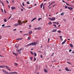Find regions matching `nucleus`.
<instances>
[{"label":"nucleus","mask_w":74,"mask_h":74,"mask_svg":"<svg viewBox=\"0 0 74 74\" xmlns=\"http://www.w3.org/2000/svg\"><path fill=\"white\" fill-rule=\"evenodd\" d=\"M65 8L66 9V8H67V6H65Z\"/></svg>","instance_id":"39"},{"label":"nucleus","mask_w":74,"mask_h":74,"mask_svg":"<svg viewBox=\"0 0 74 74\" xmlns=\"http://www.w3.org/2000/svg\"><path fill=\"white\" fill-rule=\"evenodd\" d=\"M70 46L71 48H73V45L72 44H70Z\"/></svg>","instance_id":"16"},{"label":"nucleus","mask_w":74,"mask_h":74,"mask_svg":"<svg viewBox=\"0 0 74 74\" xmlns=\"http://www.w3.org/2000/svg\"><path fill=\"white\" fill-rule=\"evenodd\" d=\"M49 40H50V38H48V41L49 42Z\"/></svg>","instance_id":"61"},{"label":"nucleus","mask_w":74,"mask_h":74,"mask_svg":"<svg viewBox=\"0 0 74 74\" xmlns=\"http://www.w3.org/2000/svg\"><path fill=\"white\" fill-rule=\"evenodd\" d=\"M55 3V2H52L51 3H50V4L51 5L52 4H53V3Z\"/></svg>","instance_id":"27"},{"label":"nucleus","mask_w":74,"mask_h":74,"mask_svg":"<svg viewBox=\"0 0 74 74\" xmlns=\"http://www.w3.org/2000/svg\"><path fill=\"white\" fill-rule=\"evenodd\" d=\"M53 26L55 27H56V25L54 24L53 25Z\"/></svg>","instance_id":"43"},{"label":"nucleus","mask_w":74,"mask_h":74,"mask_svg":"<svg viewBox=\"0 0 74 74\" xmlns=\"http://www.w3.org/2000/svg\"><path fill=\"white\" fill-rule=\"evenodd\" d=\"M6 74H10V73H8V72H7Z\"/></svg>","instance_id":"53"},{"label":"nucleus","mask_w":74,"mask_h":74,"mask_svg":"<svg viewBox=\"0 0 74 74\" xmlns=\"http://www.w3.org/2000/svg\"><path fill=\"white\" fill-rule=\"evenodd\" d=\"M21 6L23 8V9H24V10H25V8H23V6H22V5H21Z\"/></svg>","instance_id":"47"},{"label":"nucleus","mask_w":74,"mask_h":74,"mask_svg":"<svg viewBox=\"0 0 74 74\" xmlns=\"http://www.w3.org/2000/svg\"><path fill=\"white\" fill-rule=\"evenodd\" d=\"M64 15V13H61V15Z\"/></svg>","instance_id":"30"},{"label":"nucleus","mask_w":74,"mask_h":74,"mask_svg":"<svg viewBox=\"0 0 74 74\" xmlns=\"http://www.w3.org/2000/svg\"><path fill=\"white\" fill-rule=\"evenodd\" d=\"M41 19H42V18H39L38 19V21H40L41 20Z\"/></svg>","instance_id":"24"},{"label":"nucleus","mask_w":74,"mask_h":74,"mask_svg":"<svg viewBox=\"0 0 74 74\" xmlns=\"http://www.w3.org/2000/svg\"><path fill=\"white\" fill-rule=\"evenodd\" d=\"M27 4H29V1L27 2Z\"/></svg>","instance_id":"50"},{"label":"nucleus","mask_w":74,"mask_h":74,"mask_svg":"<svg viewBox=\"0 0 74 74\" xmlns=\"http://www.w3.org/2000/svg\"><path fill=\"white\" fill-rule=\"evenodd\" d=\"M55 5H56V4H55V5H53L52 6H53V7H54L55 6Z\"/></svg>","instance_id":"60"},{"label":"nucleus","mask_w":74,"mask_h":74,"mask_svg":"<svg viewBox=\"0 0 74 74\" xmlns=\"http://www.w3.org/2000/svg\"><path fill=\"white\" fill-rule=\"evenodd\" d=\"M44 71L45 72V73H48V71L47 70V69H44Z\"/></svg>","instance_id":"8"},{"label":"nucleus","mask_w":74,"mask_h":74,"mask_svg":"<svg viewBox=\"0 0 74 74\" xmlns=\"http://www.w3.org/2000/svg\"><path fill=\"white\" fill-rule=\"evenodd\" d=\"M60 38H61V39H62V36H60Z\"/></svg>","instance_id":"44"},{"label":"nucleus","mask_w":74,"mask_h":74,"mask_svg":"<svg viewBox=\"0 0 74 74\" xmlns=\"http://www.w3.org/2000/svg\"><path fill=\"white\" fill-rule=\"evenodd\" d=\"M30 52L31 53H32V55H33V52H32V51H30Z\"/></svg>","instance_id":"41"},{"label":"nucleus","mask_w":74,"mask_h":74,"mask_svg":"<svg viewBox=\"0 0 74 74\" xmlns=\"http://www.w3.org/2000/svg\"><path fill=\"white\" fill-rule=\"evenodd\" d=\"M13 54L14 55H15V56H16V54H15V53H13Z\"/></svg>","instance_id":"46"},{"label":"nucleus","mask_w":74,"mask_h":74,"mask_svg":"<svg viewBox=\"0 0 74 74\" xmlns=\"http://www.w3.org/2000/svg\"><path fill=\"white\" fill-rule=\"evenodd\" d=\"M66 42V40H65L64 41H63L62 43V44H64V43H65Z\"/></svg>","instance_id":"17"},{"label":"nucleus","mask_w":74,"mask_h":74,"mask_svg":"<svg viewBox=\"0 0 74 74\" xmlns=\"http://www.w3.org/2000/svg\"><path fill=\"white\" fill-rule=\"evenodd\" d=\"M30 60H32V59H33V57H30Z\"/></svg>","instance_id":"23"},{"label":"nucleus","mask_w":74,"mask_h":74,"mask_svg":"<svg viewBox=\"0 0 74 74\" xmlns=\"http://www.w3.org/2000/svg\"><path fill=\"white\" fill-rule=\"evenodd\" d=\"M5 67L6 69L9 71H11V69L9 68V67L6 65H0V68H4Z\"/></svg>","instance_id":"1"},{"label":"nucleus","mask_w":74,"mask_h":74,"mask_svg":"<svg viewBox=\"0 0 74 74\" xmlns=\"http://www.w3.org/2000/svg\"><path fill=\"white\" fill-rule=\"evenodd\" d=\"M35 43H36V45H37V43H38V42H37V41H36V42H35Z\"/></svg>","instance_id":"56"},{"label":"nucleus","mask_w":74,"mask_h":74,"mask_svg":"<svg viewBox=\"0 0 74 74\" xmlns=\"http://www.w3.org/2000/svg\"><path fill=\"white\" fill-rule=\"evenodd\" d=\"M12 74H18V73H17V72H11Z\"/></svg>","instance_id":"15"},{"label":"nucleus","mask_w":74,"mask_h":74,"mask_svg":"<svg viewBox=\"0 0 74 74\" xmlns=\"http://www.w3.org/2000/svg\"><path fill=\"white\" fill-rule=\"evenodd\" d=\"M36 29H37V30H41V27H39L38 28H37Z\"/></svg>","instance_id":"12"},{"label":"nucleus","mask_w":74,"mask_h":74,"mask_svg":"<svg viewBox=\"0 0 74 74\" xmlns=\"http://www.w3.org/2000/svg\"><path fill=\"white\" fill-rule=\"evenodd\" d=\"M29 44L30 46V45H33V46H34V45H36V43L35 42H33L30 43Z\"/></svg>","instance_id":"3"},{"label":"nucleus","mask_w":74,"mask_h":74,"mask_svg":"<svg viewBox=\"0 0 74 74\" xmlns=\"http://www.w3.org/2000/svg\"><path fill=\"white\" fill-rule=\"evenodd\" d=\"M13 31H16V29H13Z\"/></svg>","instance_id":"48"},{"label":"nucleus","mask_w":74,"mask_h":74,"mask_svg":"<svg viewBox=\"0 0 74 74\" xmlns=\"http://www.w3.org/2000/svg\"><path fill=\"white\" fill-rule=\"evenodd\" d=\"M34 61H36V57H34Z\"/></svg>","instance_id":"34"},{"label":"nucleus","mask_w":74,"mask_h":74,"mask_svg":"<svg viewBox=\"0 0 74 74\" xmlns=\"http://www.w3.org/2000/svg\"><path fill=\"white\" fill-rule=\"evenodd\" d=\"M6 74H10V73H8V72H7Z\"/></svg>","instance_id":"52"},{"label":"nucleus","mask_w":74,"mask_h":74,"mask_svg":"<svg viewBox=\"0 0 74 74\" xmlns=\"http://www.w3.org/2000/svg\"><path fill=\"white\" fill-rule=\"evenodd\" d=\"M22 39H23V38H17V40H22Z\"/></svg>","instance_id":"21"},{"label":"nucleus","mask_w":74,"mask_h":74,"mask_svg":"<svg viewBox=\"0 0 74 74\" xmlns=\"http://www.w3.org/2000/svg\"><path fill=\"white\" fill-rule=\"evenodd\" d=\"M52 19H54V18H55V19L54 20V21L55 20V18H53V17H52Z\"/></svg>","instance_id":"49"},{"label":"nucleus","mask_w":74,"mask_h":74,"mask_svg":"<svg viewBox=\"0 0 74 74\" xmlns=\"http://www.w3.org/2000/svg\"><path fill=\"white\" fill-rule=\"evenodd\" d=\"M53 55H54V53H53L52 55H51V56H53Z\"/></svg>","instance_id":"37"},{"label":"nucleus","mask_w":74,"mask_h":74,"mask_svg":"<svg viewBox=\"0 0 74 74\" xmlns=\"http://www.w3.org/2000/svg\"><path fill=\"white\" fill-rule=\"evenodd\" d=\"M42 3L40 5V8H42V5H43V3Z\"/></svg>","instance_id":"20"},{"label":"nucleus","mask_w":74,"mask_h":74,"mask_svg":"<svg viewBox=\"0 0 74 74\" xmlns=\"http://www.w3.org/2000/svg\"><path fill=\"white\" fill-rule=\"evenodd\" d=\"M0 2L1 3L2 5H4V3H3L2 1H1V0H0Z\"/></svg>","instance_id":"28"},{"label":"nucleus","mask_w":74,"mask_h":74,"mask_svg":"<svg viewBox=\"0 0 74 74\" xmlns=\"http://www.w3.org/2000/svg\"><path fill=\"white\" fill-rule=\"evenodd\" d=\"M1 10L2 12H3V9H2V8L1 9Z\"/></svg>","instance_id":"59"},{"label":"nucleus","mask_w":74,"mask_h":74,"mask_svg":"<svg viewBox=\"0 0 74 74\" xmlns=\"http://www.w3.org/2000/svg\"><path fill=\"white\" fill-rule=\"evenodd\" d=\"M23 6H25V4L23 3Z\"/></svg>","instance_id":"55"},{"label":"nucleus","mask_w":74,"mask_h":74,"mask_svg":"<svg viewBox=\"0 0 74 74\" xmlns=\"http://www.w3.org/2000/svg\"><path fill=\"white\" fill-rule=\"evenodd\" d=\"M40 57H41V58H42V55H41Z\"/></svg>","instance_id":"57"},{"label":"nucleus","mask_w":74,"mask_h":74,"mask_svg":"<svg viewBox=\"0 0 74 74\" xmlns=\"http://www.w3.org/2000/svg\"><path fill=\"white\" fill-rule=\"evenodd\" d=\"M2 70H3V73H4V74H6V73H7V71H5V70L4 69H2Z\"/></svg>","instance_id":"5"},{"label":"nucleus","mask_w":74,"mask_h":74,"mask_svg":"<svg viewBox=\"0 0 74 74\" xmlns=\"http://www.w3.org/2000/svg\"><path fill=\"white\" fill-rule=\"evenodd\" d=\"M56 29H54L53 30H52V32L53 33V32H56Z\"/></svg>","instance_id":"10"},{"label":"nucleus","mask_w":74,"mask_h":74,"mask_svg":"<svg viewBox=\"0 0 74 74\" xmlns=\"http://www.w3.org/2000/svg\"><path fill=\"white\" fill-rule=\"evenodd\" d=\"M56 23L57 24V25H59V23L58 22H57V23Z\"/></svg>","instance_id":"54"},{"label":"nucleus","mask_w":74,"mask_h":74,"mask_svg":"<svg viewBox=\"0 0 74 74\" xmlns=\"http://www.w3.org/2000/svg\"><path fill=\"white\" fill-rule=\"evenodd\" d=\"M49 19L51 21H55V18H54V19H52L51 18H49Z\"/></svg>","instance_id":"11"},{"label":"nucleus","mask_w":74,"mask_h":74,"mask_svg":"<svg viewBox=\"0 0 74 74\" xmlns=\"http://www.w3.org/2000/svg\"><path fill=\"white\" fill-rule=\"evenodd\" d=\"M2 70H3V73H4V74H6V73H7V71H5V70L4 69H2Z\"/></svg>","instance_id":"6"},{"label":"nucleus","mask_w":74,"mask_h":74,"mask_svg":"<svg viewBox=\"0 0 74 74\" xmlns=\"http://www.w3.org/2000/svg\"><path fill=\"white\" fill-rule=\"evenodd\" d=\"M7 20L5 19H4V21L5 22H7Z\"/></svg>","instance_id":"22"},{"label":"nucleus","mask_w":74,"mask_h":74,"mask_svg":"<svg viewBox=\"0 0 74 74\" xmlns=\"http://www.w3.org/2000/svg\"><path fill=\"white\" fill-rule=\"evenodd\" d=\"M4 11L5 13H6V12L5 11V10H4Z\"/></svg>","instance_id":"64"},{"label":"nucleus","mask_w":74,"mask_h":74,"mask_svg":"<svg viewBox=\"0 0 74 74\" xmlns=\"http://www.w3.org/2000/svg\"><path fill=\"white\" fill-rule=\"evenodd\" d=\"M21 11H23V10L22 9H21Z\"/></svg>","instance_id":"62"},{"label":"nucleus","mask_w":74,"mask_h":74,"mask_svg":"<svg viewBox=\"0 0 74 74\" xmlns=\"http://www.w3.org/2000/svg\"><path fill=\"white\" fill-rule=\"evenodd\" d=\"M69 69L67 67L65 68V70H66V71H69Z\"/></svg>","instance_id":"14"},{"label":"nucleus","mask_w":74,"mask_h":74,"mask_svg":"<svg viewBox=\"0 0 74 74\" xmlns=\"http://www.w3.org/2000/svg\"><path fill=\"white\" fill-rule=\"evenodd\" d=\"M57 32H59V33H60V32H61V31L59 30Z\"/></svg>","instance_id":"35"},{"label":"nucleus","mask_w":74,"mask_h":74,"mask_svg":"<svg viewBox=\"0 0 74 74\" xmlns=\"http://www.w3.org/2000/svg\"><path fill=\"white\" fill-rule=\"evenodd\" d=\"M69 52H71V51H72V50L70 49L69 50Z\"/></svg>","instance_id":"38"},{"label":"nucleus","mask_w":74,"mask_h":74,"mask_svg":"<svg viewBox=\"0 0 74 74\" xmlns=\"http://www.w3.org/2000/svg\"><path fill=\"white\" fill-rule=\"evenodd\" d=\"M71 71V70L69 69V71Z\"/></svg>","instance_id":"51"},{"label":"nucleus","mask_w":74,"mask_h":74,"mask_svg":"<svg viewBox=\"0 0 74 74\" xmlns=\"http://www.w3.org/2000/svg\"><path fill=\"white\" fill-rule=\"evenodd\" d=\"M19 44H18L17 45V44H16L15 45V47L16 48H18V47H19Z\"/></svg>","instance_id":"9"},{"label":"nucleus","mask_w":74,"mask_h":74,"mask_svg":"<svg viewBox=\"0 0 74 74\" xmlns=\"http://www.w3.org/2000/svg\"><path fill=\"white\" fill-rule=\"evenodd\" d=\"M6 2H7V3H8V4L9 3V2H8V1L6 0Z\"/></svg>","instance_id":"58"},{"label":"nucleus","mask_w":74,"mask_h":74,"mask_svg":"<svg viewBox=\"0 0 74 74\" xmlns=\"http://www.w3.org/2000/svg\"><path fill=\"white\" fill-rule=\"evenodd\" d=\"M27 46H30V44H28L26 46H25V47H27Z\"/></svg>","instance_id":"29"},{"label":"nucleus","mask_w":74,"mask_h":74,"mask_svg":"<svg viewBox=\"0 0 74 74\" xmlns=\"http://www.w3.org/2000/svg\"><path fill=\"white\" fill-rule=\"evenodd\" d=\"M28 40H30V37H28Z\"/></svg>","instance_id":"26"},{"label":"nucleus","mask_w":74,"mask_h":74,"mask_svg":"<svg viewBox=\"0 0 74 74\" xmlns=\"http://www.w3.org/2000/svg\"><path fill=\"white\" fill-rule=\"evenodd\" d=\"M15 7H11L12 10H14V9H15Z\"/></svg>","instance_id":"13"},{"label":"nucleus","mask_w":74,"mask_h":74,"mask_svg":"<svg viewBox=\"0 0 74 74\" xmlns=\"http://www.w3.org/2000/svg\"><path fill=\"white\" fill-rule=\"evenodd\" d=\"M49 24L50 25H52V23L51 22V21L49 22Z\"/></svg>","instance_id":"32"},{"label":"nucleus","mask_w":74,"mask_h":74,"mask_svg":"<svg viewBox=\"0 0 74 74\" xmlns=\"http://www.w3.org/2000/svg\"><path fill=\"white\" fill-rule=\"evenodd\" d=\"M68 9H69V10H70V11H71V10H73V8H70V7H68Z\"/></svg>","instance_id":"7"},{"label":"nucleus","mask_w":74,"mask_h":74,"mask_svg":"<svg viewBox=\"0 0 74 74\" xmlns=\"http://www.w3.org/2000/svg\"><path fill=\"white\" fill-rule=\"evenodd\" d=\"M67 63H69V64H71V62H67Z\"/></svg>","instance_id":"36"},{"label":"nucleus","mask_w":74,"mask_h":74,"mask_svg":"<svg viewBox=\"0 0 74 74\" xmlns=\"http://www.w3.org/2000/svg\"><path fill=\"white\" fill-rule=\"evenodd\" d=\"M18 23H16L14 25V26H18V25H22V23H21V21L20 20L18 21Z\"/></svg>","instance_id":"2"},{"label":"nucleus","mask_w":74,"mask_h":74,"mask_svg":"<svg viewBox=\"0 0 74 74\" xmlns=\"http://www.w3.org/2000/svg\"><path fill=\"white\" fill-rule=\"evenodd\" d=\"M43 10H44V5H43Z\"/></svg>","instance_id":"45"},{"label":"nucleus","mask_w":74,"mask_h":74,"mask_svg":"<svg viewBox=\"0 0 74 74\" xmlns=\"http://www.w3.org/2000/svg\"><path fill=\"white\" fill-rule=\"evenodd\" d=\"M53 23H56V22H53Z\"/></svg>","instance_id":"63"},{"label":"nucleus","mask_w":74,"mask_h":74,"mask_svg":"<svg viewBox=\"0 0 74 74\" xmlns=\"http://www.w3.org/2000/svg\"><path fill=\"white\" fill-rule=\"evenodd\" d=\"M62 2L63 3H66V2H65V1H64V0L62 1Z\"/></svg>","instance_id":"40"},{"label":"nucleus","mask_w":74,"mask_h":74,"mask_svg":"<svg viewBox=\"0 0 74 74\" xmlns=\"http://www.w3.org/2000/svg\"><path fill=\"white\" fill-rule=\"evenodd\" d=\"M23 48H21V49H20L18 50V49H17V51H18V52H20L21 51H22V50H23Z\"/></svg>","instance_id":"4"},{"label":"nucleus","mask_w":74,"mask_h":74,"mask_svg":"<svg viewBox=\"0 0 74 74\" xmlns=\"http://www.w3.org/2000/svg\"><path fill=\"white\" fill-rule=\"evenodd\" d=\"M34 55L35 56H37V54H36V53H34Z\"/></svg>","instance_id":"25"},{"label":"nucleus","mask_w":74,"mask_h":74,"mask_svg":"<svg viewBox=\"0 0 74 74\" xmlns=\"http://www.w3.org/2000/svg\"><path fill=\"white\" fill-rule=\"evenodd\" d=\"M32 33V31H29V34H31Z\"/></svg>","instance_id":"18"},{"label":"nucleus","mask_w":74,"mask_h":74,"mask_svg":"<svg viewBox=\"0 0 74 74\" xmlns=\"http://www.w3.org/2000/svg\"><path fill=\"white\" fill-rule=\"evenodd\" d=\"M5 27H10L11 26H8Z\"/></svg>","instance_id":"31"},{"label":"nucleus","mask_w":74,"mask_h":74,"mask_svg":"<svg viewBox=\"0 0 74 74\" xmlns=\"http://www.w3.org/2000/svg\"><path fill=\"white\" fill-rule=\"evenodd\" d=\"M37 19V18H34L31 21V22H33L34 20H35V19Z\"/></svg>","instance_id":"19"},{"label":"nucleus","mask_w":74,"mask_h":74,"mask_svg":"<svg viewBox=\"0 0 74 74\" xmlns=\"http://www.w3.org/2000/svg\"><path fill=\"white\" fill-rule=\"evenodd\" d=\"M14 65H15V66H16L18 65V64L16 63H15Z\"/></svg>","instance_id":"33"},{"label":"nucleus","mask_w":74,"mask_h":74,"mask_svg":"<svg viewBox=\"0 0 74 74\" xmlns=\"http://www.w3.org/2000/svg\"><path fill=\"white\" fill-rule=\"evenodd\" d=\"M5 26V24H3L2 25V27H4V26Z\"/></svg>","instance_id":"42"}]
</instances>
